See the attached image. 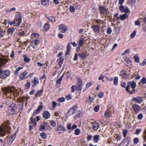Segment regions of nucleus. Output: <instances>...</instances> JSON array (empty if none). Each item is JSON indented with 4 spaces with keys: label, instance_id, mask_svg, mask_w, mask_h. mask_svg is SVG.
Wrapping results in <instances>:
<instances>
[{
    "label": "nucleus",
    "instance_id": "f257e3e1",
    "mask_svg": "<svg viewBox=\"0 0 146 146\" xmlns=\"http://www.w3.org/2000/svg\"><path fill=\"white\" fill-rule=\"evenodd\" d=\"M136 86V83L133 81L128 82L126 88V91L131 94H134L135 90L134 89Z\"/></svg>",
    "mask_w": 146,
    "mask_h": 146
},
{
    "label": "nucleus",
    "instance_id": "f03ea898",
    "mask_svg": "<svg viewBox=\"0 0 146 146\" xmlns=\"http://www.w3.org/2000/svg\"><path fill=\"white\" fill-rule=\"evenodd\" d=\"M78 81L76 84L75 86L72 85L71 88V92H74L76 90L81 92L82 90L83 87L82 81L80 78H78Z\"/></svg>",
    "mask_w": 146,
    "mask_h": 146
},
{
    "label": "nucleus",
    "instance_id": "7ed1b4c3",
    "mask_svg": "<svg viewBox=\"0 0 146 146\" xmlns=\"http://www.w3.org/2000/svg\"><path fill=\"white\" fill-rule=\"evenodd\" d=\"M10 74V72L9 70H3L2 68H0V78L3 79H5L9 76Z\"/></svg>",
    "mask_w": 146,
    "mask_h": 146
},
{
    "label": "nucleus",
    "instance_id": "20e7f679",
    "mask_svg": "<svg viewBox=\"0 0 146 146\" xmlns=\"http://www.w3.org/2000/svg\"><path fill=\"white\" fill-rule=\"evenodd\" d=\"M17 23L16 25V27H19L22 22V14L19 12H17L15 15V18L14 19Z\"/></svg>",
    "mask_w": 146,
    "mask_h": 146
},
{
    "label": "nucleus",
    "instance_id": "39448f33",
    "mask_svg": "<svg viewBox=\"0 0 146 146\" xmlns=\"http://www.w3.org/2000/svg\"><path fill=\"white\" fill-rule=\"evenodd\" d=\"M16 106V104H11L8 108L7 112L11 114H14L17 109Z\"/></svg>",
    "mask_w": 146,
    "mask_h": 146
},
{
    "label": "nucleus",
    "instance_id": "423d86ee",
    "mask_svg": "<svg viewBox=\"0 0 146 146\" xmlns=\"http://www.w3.org/2000/svg\"><path fill=\"white\" fill-rule=\"evenodd\" d=\"M114 114V111L111 108H109L107 109L105 113L104 116L106 117H112Z\"/></svg>",
    "mask_w": 146,
    "mask_h": 146
},
{
    "label": "nucleus",
    "instance_id": "0eeeda50",
    "mask_svg": "<svg viewBox=\"0 0 146 146\" xmlns=\"http://www.w3.org/2000/svg\"><path fill=\"white\" fill-rule=\"evenodd\" d=\"M2 90L5 95H7L8 93H11L13 92V88L10 86L3 88H2Z\"/></svg>",
    "mask_w": 146,
    "mask_h": 146
},
{
    "label": "nucleus",
    "instance_id": "6e6552de",
    "mask_svg": "<svg viewBox=\"0 0 146 146\" xmlns=\"http://www.w3.org/2000/svg\"><path fill=\"white\" fill-rule=\"evenodd\" d=\"M55 131L56 132H58V134H60L66 131V129L64 126L60 124L58 125Z\"/></svg>",
    "mask_w": 146,
    "mask_h": 146
},
{
    "label": "nucleus",
    "instance_id": "1a4fd4ad",
    "mask_svg": "<svg viewBox=\"0 0 146 146\" xmlns=\"http://www.w3.org/2000/svg\"><path fill=\"white\" fill-rule=\"evenodd\" d=\"M78 106L75 105L71 108L68 111L67 114L69 115H71L74 113L77 110Z\"/></svg>",
    "mask_w": 146,
    "mask_h": 146
},
{
    "label": "nucleus",
    "instance_id": "9d476101",
    "mask_svg": "<svg viewBox=\"0 0 146 146\" xmlns=\"http://www.w3.org/2000/svg\"><path fill=\"white\" fill-rule=\"evenodd\" d=\"M93 32L96 34L99 33L100 31V27L98 25H94L91 26Z\"/></svg>",
    "mask_w": 146,
    "mask_h": 146
},
{
    "label": "nucleus",
    "instance_id": "9b49d317",
    "mask_svg": "<svg viewBox=\"0 0 146 146\" xmlns=\"http://www.w3.org/2000/svg\"><path fill=\"white\" fill-rule=\"evenodd\" d=\"M58 27L59 30L62 33H66L68 30L67 27L63 24L59 25Z\"/></svg>",
    "mask_w": 146,
    "mask_h": 146
},
{
    "label": "nucleus",
    "instance_id": "f8f14e48",
    "mask_svg": "<svg viewBox=\"0 0 146 146\" xmlns=\"http://www.w3.org/2000/svg\"><path fill=\"white\" fill-rule=\"evenodd\" d=\"M130 142V138L127 137L123 139L119 146H128Z\"/></svg>",
    "mask_w": 146,
    "mask_h": 146
},
{
    "label": "nucleus",
    "instance_id": "ddd939ff",
    "mask_svg": "<svg viewBox=\"0 0 146 146\" xmlns=\"http://www.w3.org/2000/svg\"><path fill=\"white\" fill-rule=\"evenodd\" d=\"M28 72L27 70L21 72L19 76V78L20 80H23L27 79L28 76H26L28 74Z\"/></svg>",
    "mask_w": 146,
    "mask_h": 146
},
{
    "label": "nucleus",
    "instance_id": "4468645a",
    "mask_svg": "<svg viewBox=\"0 0 146 146\" xmlns=\"http://www.w3.org/2000/svg\"><path fill=\"white\" fill-rule=\"evenodd\" d=\"M40 42V40L38 38L33 39L31 41V46L32 47L35 49L37 47V45Z\"/></svg>",
    "mask_w": 146,
    "mask_h": 146
},
{
    "label": "nucleus",
    "instance_id": "2eb2a0df",
    "mask_svg": "<svg viewBox=\"0 0 146 146\" xmlns=\"http://www.w3.org/2000/svg\"><path fill=\"white\" fill-rule=\"evenodd\" d=\"M92 127L91 128L92 130H97L100 126L99 123L96 121L92 122L91 123Z\"/></svg>",
    "mask_w": 146,
    "mask_h": 146
},
{
    "label": "nucleus",
    "instance_id": "dca6fc26",
    "mask_svg": "<svg viewBox=\"0 0 146 146\" xmlns=\"http://www.w3.org/2000/svg\"><path fill=\"white\" fill-rule=\"evenodd\" d=\"M119 11L122 12L128 13L130 12L129 9L127 7H124L123 5L119 6Z\"/></svg>",
    "mask_w": 146,
    "mask_h": 146
},
{
    "label": "nucleus",
    "instance_id": "f3484780",
    "mask_svg": "<svg viewBox=\"0 0 146 146\" xmlns=\"http://www.w3.org/2000/svg\"><path fill=\"white\" fill-rule=\"evenodd\" d=\"M100 13L101 15H106L107 13V10L104 7L100 6L99 8Z\"/></svg>",
    "mask_w": 146,
    "mask_h": 146
},
{
    "label": "nucleus",
    "instance_id": "a211bd4d",
    "mask_svg": "<svg viewBox=\"0 0 146 146\" xmlns=\"http://www.w3.org/2000/svg\"><path fill=\"white\" fill-rule=\"evenodd\" d=\"M32 86L33 87H35L39 83V82L38 79L37 77H34L33 78V80L31 81Z\"/></svg>",
    "mask_w": 146,
    "mask_h": 146
},
{
    "label": "nucleus",
    "instance_id": "6ab92c4d",
    "mask_svg": "<svg viewBox=\"0 0 146 146\" xmlns=\"http://www.w3.org/2000/svg\"><path fill=\"white\" fill-rule=\"evenodd\" d=\"M132 101H135L137 103L140 104L143 101V99L139 96H137L135 98H133L132 99Z\"/></svg>",
    "mask_w": 146,
    "mask_h": 146
},
{
    "label": "nucleus",
    "instance_id": "aec40b11",
    "mask_svg": "<svg viewBox=\"0 0 146 146\" xmlns=\"http://www.w3.org/2000/svg\"><path fill=\"white\" fill-rule=\"evenodd\" d=\"M132 108L136 113H139L140 110L139 106L136 104L133 105L132 106Z\"/></svg>",
    "mask_w": 146,
    "mask_h": 146
},
{
    "label": "nucleus",
    "instance_id": "412c9836",
    "mask_svg": "<svg viewBox=\"0 0 146 146\" xmlns=\"http://www.w3.org/2000/svg\"><path fill=\"white\" fill-rule=\"evenodd\" d=\"M15 139V135H11L7 140V143L11 145Z\"/></svg>",
    "mask_w": 146,
    "mask_h": 146
},
{
    "label": "nucleus",
    "instance_id": "4be33fe9",
    "mask_svg": "<svg viewBox=\"0 0 146 146\" xmlns=\"http://www.w3.org/2000/svg\"><path fill=\"white\" fill-rule=\"evenodd\" d=\"M78 55L81 59L84 60L86 58V56H88V55L87 54V51H85L83 52L79 53Z\"/></svg>",
    "mask_w": 146,
    "mask_h": 146
},
{
    "label": "nucleus",
    "instance_id": "5701e85b",
    "mask_svg": "<svg viewBox=\"0 0 146 146\" xmlns=\"http://www.w3.org/2000/svg\"><path fill=\"white\" fill-rule=\"evenodd\" d=\"M43 117L45 119H47L49 118L50 114L48 111H44L42 113Z\"/></svg>",
    "mask_w": 146,
    "mask_h": 146
},
{
    "label": "nucleus",
    "instance_id": "b1692460",
    "mask_svg": "<svg viewBox=\"0 0 146 146\" xmlns=\"http://www.w3.org/2000/svg\"><path fill=\"white\" fill-rule=\"evenodd\" d=\"M85 42L84 37H82L80 38L78 42V45L80 46H82L83 44H84Z\"/></svg>",
    "mask_w": 146,
    "mask_h": 146
},
{
    "label": "nucleus",
    "instance_id": "393cba45",
    "mask_svg": "<svg viewBox=\"0 0 146 146\" xmlns=\"http://www.w3.org/2000/svg\"><path fill=\"white\" fill-rule=\"evenodd\" d=\"M43 91L44 89L43 87H42L40 90H38L35 94L34 98H37V96L40 97L42 96Z\"/></svg>",
    "mask_w": 146,
    "mask_h": 146
},
{
    "label": "nucleus",
    "instance_id": "a878e982",
    "mask_svg": "<svg viewBox=\"0 0 146 146\" xmlns=\"http://www.w3.org/2000/svg\"><path fill=\"white\" fill-rule=\"evenodd\" d=\"M71 48V44L70 42L68 43L66 46V52L65 55L66 56L68 55H69Z\"/></svg>",
    "mask_w": 146,
    "mask_h": 146
},
{
    "label": "nucleus",
    "instance_id": "bb28decb",
    "mask_svg": "<svg viewBox=\"0 0 146 146\" xmlns=\"http://www.w3.org/2000/svg\"><path fill=\"white\" fill-rule=\"evenodd\" d=\"M76 114L74 117V118L76 119L77 118H81L83 116V113L80 111H77Z\"/></svg>",
    "mask_w": 146,
    "mask_h": 146
},
{
    "label": "nucleus",
    "instance_id": "cd10ccee",
    "mask_svg": "<svg viewBox=\"0 0 146 146\" xmlns=\"http://www.w3.org/2000/svg\"><path fill=\"white\" fill-rule=\"evenodd\" d=\"M8 62V60L6 59L3 58H0V67L5 64Z\"/></svg>",
    "mask_w": 146,
    "mask_h": 146
},
{
    "label": "nucleus",
    "instance_id": "c85d7f7f",
    "mask_svg": "<svg viewBox=\"0 0 146 146\" xmlns=\"http://www.w3.org/2000/svg\"><path fill=\"white\" fill-rule=\"evenodd\" d=\"M64 59L62 57H60L57 60V61L58 62V63L59 65V67L60 68L63 64Z\"/></svg>",
    "mask_w": 146,
    "mask_h": 146
},
{
    "label": "nucleus",
    "instance_id": "c756f323",
    "mask_svg": "<svg viewBox=\"0 0 146 146\" xmlns=\"http://www.w3.org/2000/svg\"><path fill=\"white\" fill-rule=\"evenodd\" d=\"M47 123L44 122L43 124H41L39 128V130L43 131L45 129V126L47 125Z\"/></svg>",
    "mask_w": 146,
    "mask_h": 146
},
{
    "label": "nucleus",
    "instance_id": "7c9ffc66",
    "mask_svg": "<svg viewBox=\"0 0 146 146\" xmlns=\"http://www.w3.org/2000/svg\"><path fill=\"white\" fill-rule=\"evenodd\" d=\"M42 5L45 7H47L49 5V0H42L41 1Z\"/></svg>",
    "mask_w": 146,
    "mask_h": 146
},
{
    "label": "nucleus",
    "instance_id": "2f4dec72",
    "mask_svg": "<svg viewBox=\"0 0 146 146\" xmlns=\"http://www.w3.org/2000/svg\"><path fill=\"white\" fill-rule=\"evenodd\" d=\"M50 22L52 23L55 22L56 21L55 17L54 16H48L46 17Z\"/></svg>",
    "mask_w": 146,
    "mask_h": 146
},
{
    "label": "nucleus",
    "instance_id": "473e14b6",
    "mask_svg": "<svg viewBox=\"0 0 146 146\" xmlns=\"http://www.w3.org/2000/svg\"><path fill=\"white\" fill-rule=\"evenodd\" d=\"M30 123L31 124H33L35 127L36 126L37 124V122L36 121V119L35 118H33L32 117H31L30 119Z\"/></svg>",
    "mask_w": 146,
    "mask_h": 146
},
{
    "label": "nucleus",
    "instance_id": "72a5a7b5",
    "mask_svg": "<svg viewBox=\"0 0 146 146\" xmlns=\"http://www.w3.org/2000/svg\"><path fill=\"white\" fill-rule=\"evenodd\" d=\"M120 75L123 78H125L127 76V74L124 70H122L120 72Z\"/></svg>",
    "mask_w": 146,
    "mask_h": 146
},
{
    "label": "nucleus",
    "instance_id": "f704fd0d",
    "mask_svg": "<svg viewBox=\"0 0 146 146\" xmlns=\"http://www.w3.org/2000/svg\"><path fill=\"white\" fill-rule=\"evenodd\" d=\"M128 17V15L126 13H125L122 15H120L119 18L121 20H123L127 18Z\"/></svg>",
    "mask_w": 146,
    "mask_h": 146
},
{
    "label": "nucleus",
    "instance_id": "c9c22d12",
    "mask_svg": "<svg viewBox=\"0 0 146 146\" xmlns=\"http://www.w3.org/2000/svg\"><path fill=\"white\" fill-rule=\"evenodd\" d=\"M43 107V103L42 102H41L40 103V105L38 106L37 109L35 110L39 113L40 112V111L42 110Z\"/></svg>",
    "mask_w": 146,
    "mask_h": 146
},
{
    "label": "nucleus",
    "instance_id": "e433bc0d",
    "mask_svg": "<svg viewBox=\"0 0 146 146\" xmlns=\"http://www.w3.org/2000/svg\"><path fill=\"white\" fill-rule=\"evenodd\" d=\"M64 75H62L58 79L56 82V85H58V86H60V84L62 82V80L63 77Z\"/></svg>",
    "mask_w": 146,
    "mask_h": 146
},
{
    "label": "nucleus",
    "instance_id": "4c0bfd02",
    "mask_svg": "<svg viewBox=\"0 0 146 146\" xmlns=\"http://www.w3.org/2000/svg\"><path fill=\"white\" fill-rule=\"evenodd\" d=\"M8 24L10 25H13L14 26L16 27V25L17 23L15 21L14 19L12 21H11L10 20H9L8 21Z\"/></svg>",
    "mask_w": 146,
    "mask_h": 146
},
{
    "label": "nucleus",
    "instance_id": "58836bf2",
    "mask_svg": "<svg viewBox=\"0 0 146 146\" xmlns=\"http://www.w3.org/2000/svg\"><path fill=\"white\" fill-rule=\"evenodd\" d=\"M23 57L24 62L27 63H29L30 62L31 59L29 58L26 55H24L23 56Z\"/></svg>",
    "mask_w": 146,
    "mask_h": 146
},
{
    "label": "nucleus",
    "instance_id": "ea45409f",
    "mask_svg": "<svg viewBox=\"0 0 146 146\" xmlns=\"http://www.w3.org/2000/svg\"><path fill=\"white\" fill-rule=\"evenodd\" d=\"M50 27V25L48 23H45L44 25V29L45 31H48Z\"/></svg>",
    "mask_w": 146,
    "mask_h": 146
},
{
    "label": "nucleus",
    "instance_id": "a19ab883",
    "mask_svg": "<svg viewBox=\"0 0 146 146\" xmlns=\"http://www.w3.org/2000/svg\"><path fill=\"white\" fill-rule=\"evenodd\" d=\"M23 68V67H19L17 68L14 72V74L15 75H17L18 74L19 70H21Z\"/></svg>",
    "mask_w": 146,
    "mask_h": 146
},
{
    "label": "nucleus",
    "instance_id": "79ce46f5",
    "mask_svg": "<svg viewBox=\"0 0 146 146\" xmlns=\"http://www.w3.org/2000/svg\"><path fill=\"white\" fill-rule=\"evenodd\" d=\"M113 84L115 86H117L118 84V78L117 77H115L113 80Z\"/></svg>",
    "mask_w": 146,
    "mask_h": 146
},
{
    "label": "nucleus",
    "instance_id": "37998d69",
    "mask_svg": "<svg viewBox=\"0 0 146 146\" xmlns=\"http://www.w3.org/2000/svg\"><path fill=\"white\" fill-rule=\"evenodd\" d=\"M15 30L14 28H11L8 29V33L10 34H12L15 31Z\"/></svg>",
    "mask_w": 146,
    "mask_h": 146
},
{
    "label": "nucleus",
    "instance_id": "c03bdc74",
    "mask_svg": "<svg viewBox=\"0 0 146 146\" xmlns=\"http://www.w3.org/2000/svg\"><path fill=\"white\" fill-rule=\"evenodd\" d=\"M40 135L42 138L46 139L47 137V135L46 133L44 132L40 134Z\"/></svg>",
    "mask_w": 146,
    "mask_h": 146
},
{
    "label": "nucleus",
    "instance_id": "a18cd8bd",
    "mask_svg": "<svg viewBox=\"0 0 146 146\" xmlns=\"http://www.w3.org/2000/svg\"><path fill=\"white\" fill-rule=\"evenodd\" d=\"M133 58L135 62L137 63H139V59L138 55H135L133 56Z\"/></svg>",
    "mask_w": 146,
    "mask_h": 146
},
{
    "label": "nucleus",
    "instance_id": "49530a36",
    "mask_svg": "<svg viewBox=\"0 0 146 146\" xmlns=\"http://www.w3.org/2000/svg\"><path fill=\"white\" fill-rule=\"evenodd\" d=\"M99 139V137L98 135H95L94 137V140L96 143H97L98 142Z\"/></svg>",
    "mask_w": 146,
    "mask_h": 146
},
{
    "label": "nucleus",
    "instance_id": "de8ad7c7",
    "mask_svg": "<svg viewBox=\"0 0 146 146\" xmlns=\"http://www.w3.org/2000/svg\"><path fill=\"white\" fill-rule=\"evenodd\" d=\"M65 101V99L64 98V97L60 98L57 100V101L60 103L64 102Z\"/></svg>",
    "mask_w": 146,
    "mask_h": 146
},
{
    "label": "nucleus",
    "instance_id": "09e8293b",
    "mask_svg": "<svg viewBox=\"0 0 146 146\" xmlns=\"http://www.w3.org/2000/svg\"><path fill=\"white\" fill-rule=\"evenodd\" d=\"M80 133V130L78 128L74 130V133L76 135H79Z\"/></svg>",
    "mask_w": 146,
    "mask_h": 146
},
{
    "label": "nucleus",
    "instance_id": "8fccbe9b",
    "mask_svg": "<svg viewBox=\"0 0 146 146\" xmlns=\"http://www.w3.org/2000/svg\"><path fill=\"white\" fill-rule=\"evenodd\" d=\"M139 139L137 137H135L133 139V144L135 145H136L139 142Z\"/></svg>",
    "mask_w": 146,
    "mask_h": 146
},
{
    "label": "nucleus",
    "instance_id": "3c124183",
    "mask_svg": "<svg viewBox=\"0 0 146 146\" xmlns=\"http://www.w3.org/2000/svg\"><path fill=\"white\" fill-rule=\"evenodd\" d=\"M139 20L141 22H143L145 25H146V17L144 18H140L139 19Z\"/></svg>",
    "mask_w": 146,
    "mask_h": 146
},
{
    "label": "nucleus",
    "instance_id": "603ef678",
    "mask_svg": "<svg viewBox=\"0 0 146 146\" xmlns=\"http://www.w3.org/2000/svg\"><path fill=\"white\" fill-rule=\"evenodd\" d=\"M50 123L52 127H54L56 126V123L53 120H51L50 121Z\"/></svg>",
    "mask_w": 146,
    "mask_h": 146
},
{
    "label": "nucleus",
    "instance_id": "864d4df0",
    "mask_svg": "<svg viewBox=\"0 0 146 146\" xmlns=\"http://www.w3.org/2000/svg\"><path fill=\"white\" fill-rule=\"evenodd\" d=\"M39 36V34L38 33H34L32 34L31 35V38H34L35 37L38 38Z\"/></svg>",
    "mask_w": 146,
    "mask_h": 146
},
{
    "label": "nucleus",
    "instance_id": "5fc2aeb1",
    "mask_svg": "<svg viewBox=\"0 0 146 146\" xmlns=\"http://www.w3.org/2000/svg\"><path fill=\"white\" fill-rule=\"evenodd\" d=\"M100 106L99 105H98L95 106L94 108V110L96 112H97L99 111Z\"/></svg>",
    "mask_w": 146,
    "mask_h": 146
},
{
    "label": "nucleus",
    "instance_id": "6e6d98bb",
    "mask_svg": "<svg viewBox=\"0 0 146 146\" xmlns=\"http://www.w3.org/2000/svg\"><path fill=\"white\" fill-rule=\"evenodd\" d=\"M142 129H137L136 130V131L135 132V134L136 135H138L140 133Z\"/></svg>",
    "mask_w": 146,
    "mask_h": 146
},
{
    "label": "nucleus",
    "instance_id": "4d7b16f0",
    "mask_svg": "<svg viewBox=\"0 0 146 146\" xmlns=\"http://www.w3.org/2000/svg\"><path fill=\"white\" fill-rule=\"evenodd\" d=\"M69 10L71 12H73L75 11V8L72 5H70L69 7Z\"/></svg>",
    "mask_w": 146,
    "mask_h": 146
},
{
    "label": "nucleus",
    "instance_id": "13d9d810",
    "mask_svg": "<svg viewBox=\"0 0 146 146\" xmlns=\"http://www.w3.org/2000/svg\"><path fill=\"white\" fill-rule=\"evenodd\" d=\"M18 35L19 36V37H21L25 35V32L24 31L20 32L19 33Z\"/></svg>",
    "mask_w": 146,
    "mask_h": 146
},
{
    "label": "nucleus",
    "instance_id": "bf43d9fd",
    "mask_svg": "<svg viewBox=\"0 0 146 146\" xmlns=\"http://www.w3.org/2000/svg\"><path fill=\"white\" fill-rule=\"evenodd\" d=\"M136 0H128L127 3L128 4H131L135 3Z\"/></svg>",
    "mask_w": 146,
    "mask_h": 146
},
{
    "label": "nucleus",
    "instance_id": "052dcab7",
    "mask_svg": "<svg viewBox=\"0 0 146 146\" xmlns=\"http://www.w3.org/2000/svg\"><path fill=\"white\" fill-rule=\"evenodd\" d=\"M124 61L126 62L127 64H130L131 62L130 59L128 58H125Z\"/></svg>",
    "mask_w": 146,
    "mask_h": 146
},
{
    "label": "nucleus",
    "instance_id": "680f3d73",
    "mask_svg": "<svg viewBox=\"0 0 146 146\" xmlns=\"http://www.w3.org/2000/svg\"><path fill=\"white\" fill-rule=\"evenodd\" d=\"M141 82L143 84H146V79L145 77L143 78L141 80Z\"/></svg>",
    "mask_w": 146,
    "mask_h": 146
},
{
    "label": "nucleus",
    "instance_id": "e2e57ef3",
    "mask_svg": "<svg viewBox=\"0 0 146 146\" xmlns=\"http://www.w3.org/2000/svg\"><path fill=\"white\" fill-rule=\"evenodd\" d=\"M57 103L54 101H52V106L53 109H55L56 106H57Z\"/></svg>",
    "mask_w": 146,
    "mask_h": 146
},
{
    "label": "nucleus",
    "instance_id": "0e129e2a",
    "mask_svg": "<svg viewBox=\"0 0 146 146\" xmlns=\"http://www.w3.org/2000/svg\"><path fill=\"white\" fill-rule=\"evenodd\" d=\"M5 35V31H0V38L2 37Z\"/></svg>",
    "mask_w": 146,
    "mask_h": 146
},
{
    "label": "nucleus",
    "instance_id": "69168bd1",
    "mask_svg": "<svg viewBox=\"0 0 146 146\" xmlns=\"http://www.w3.org/2000/svg\"><path fill=\"white\" fill-rule=\"evenodd\" d=\"M104 95V93L103 92H99L98 93V96L100 98H102Z\"/></svg>",
    "mask_w": 146,
    "mask_h": 146
},
{
    "label": "nucleus",
    "instance_id": "338daca9",
    "mask_svg": "<svg viewBox=\"0 0 146 146\" xmlns=\"http://www.w3.org/2000/svg\"><path fill=\"white\" fill-rule=\"evenodd\" d=\"M112 32V30H111L110 27H109L107 29V33L108 34H110Z\"/></svg>",
    "mask_w": 146,
    "mask_h": 146
},
{
    "label": "nucleus",
    "instance_id": "774afa93",
    "mask_svg": "<svg viewBox=\"0 0 146 146\" xmlns=\"http://www.w3.org/2000/svg\"><path fill=\"white\" fill-rule=\"evenodd\" d=\"M136 34V31H134L133 33H132L130 35V37L131 38H133L135 36Z\"/></svg>",
    "mask_w": 146,
    "mask_h": 146
}]
</instances>
